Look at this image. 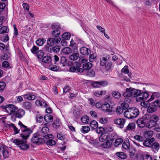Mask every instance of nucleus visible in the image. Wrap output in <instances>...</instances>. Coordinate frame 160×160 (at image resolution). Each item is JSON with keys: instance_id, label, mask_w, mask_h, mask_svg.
I'll return each instance as SVG.
<instances>
[{"instance_id": "nucleus-1", "label": "nucleus", "mask_w": 160, "mask_h": 160, "mask_svg": "<svg viewBox=\"0 0 160 160\" xmlns=\"http://www.w3.org/2000/svg\"><path fill=\"white\" fill-rule=\"evenodd\" d=\"M143 92H141L140 90L132 88H127L126 92L123 93V96L126 98L125 99V101L128 102L131 101L130 97L136 98V100L138 101L137 98H142L143 97Z\"/></svg>"}, {"instance_id": "nucleus-2", "label": "nucleus", "mask_w": 160, "mask_h": 160, "mask_svg": "<svg viewBox=\"0 0 160 160\" xmlns=\"http://www.w3.org/2000/svg\"><path fill=\"white\" fill-rule=\"evenodd\" d=\"M18 125L20 126L21 128H24L20 134V136L23 139L26 140L28 138L32 131L30 129L28 128L27 126L23 125L20 121Z\"/></svg>"}, {"instance_id": "nucleus-3", "label": "nucleus", "mask_w": 160, "mask_h": 160, "mask_svg": "<svg viewBox=\"0 0 160 160\" xmlns=\"http://www.w3.org/2000/svg\"><path fill=\"white\" fill-rule=\"evenodd\" d=\"M51 28L53 30L52 32V35L53 38H56V37H60L61 29L59 23H54L52 24L51 26Z\"/></svg>"}, {"instance_id": "nucleus-4", "label": "nucleus", "mask_w": 160, "mask_h": 160, "mask_svg": "<svg viewBox=\"0 0 160 160\" xmlns=\"http://www.w3.org/2000/svg\"><path fill=\"white\" fill-rule=\"evenodd\" d=\"M137 123L138 126L140 128H142L146 126L149 128H151L155 126L156 124V122L155 121H149L146 124V121H136Z\"/></svg>"}, {"instance_id": "nucleus-5", "label": "nucleus", "mask_w": 160, "mask_h": 160, "mask_svg": "<svg viewBox=\"0 0 160 160\" xmlns=\"http://www.w3.org/2000/svg\"><path fill=\"white\" fill-rule=\"evenodd\" d=\"M13 142L16 145L19 146L20 148L22 150H26L29 147V145L26 144V141L24 139H15L13 140Z\"/></svg>"}, {"instance_id": "nucleus-6", "label": "nucleus", "mask_w": 160, "mask_h": 160, "mask_svg": "<svg viewBox=\"0 0 160 160\" xmlns=\"http://www.w3.org/2000/svg\"><path fill=\"white\" fill-rule=\"evenodd\" d=\"M9 148L5 146H0V159L2 158V154L4 159L8 158L11 155V153Z\"/></svg>"}, {"instance_id": "nucleus-7", "label": "nucleus", "mask_w": 160, "mask_h": 160, "mask_svg": "<svg viewBox=\"0 0 160 160\" xmlns=\"http://www.w3.org/2000/svg\"><path fill=\"white\" fill-rule=\"evenodd\" d=\"M31 141L33 143L39 145L45 142L44 139L39 138L38 133H35L31 138Z\"/></svg>"}, {"instance_id": "nucleus-8", "label": "nucleus", "mask_w": 160, "mask_h": 160, "mask_svg": "<svg viewBox=\"0 0 160 160\" xmlns=\"http://www.w3.org/2000/svg\"><path fill=\"white\" fill-rule=\"evenodd\" d=\"M81 67V65L79 63L76 62L70 67L69 70L72 72H82L83 71V70Z\"/></svg>"}, {"instance_id": "nucleus-9", "label": "nucleus", "mask_w": 160, "mask_h": 160, "mask_svg": "<svg viewBox=\"0 0 160 160\" xmlns=\"http://www.w3.org/2000/svg\"><path fill=\"white\" fill-rule=\"evenodd\" d=\"M61 40L60 37L48 38L47 41V45L49 47H52L55 44L58 43Z\"/></svg>"}, {"instance_id": "nucleus-10", "label": "nucleus", "mask_w": 160, "mask_h": 160, "mask_svg": "<svg viewBox=\"0 0 160 160\" xmlns=\"http://www.w3.org/2000/svg\"><path fill=\"white\" fill-rule=\"evenodd\" d=\"M17 112L15 113H13L10 117L12 120H15L16 118H21L25 114V111L22 109H20L18 110H17Z\"/></svg>"}, {"instance_id": "nucleus-11", "label": "nucleus", "mask_w": 160, "mask_h": 160, "mask_svg": "<svg viewBox=\"0 0 160 160\" xmlns=\"http://www.w3.org/2000/svg\"><path fill=\"white\" fill-rule=\"evenodd\" d=\"M145 104L146 105V107H147V111L149 113H152L156 111L157 108L153 102L151 103H148L147 102H144Z\"/></svg>"}, {"instance_id": "nucleus-12", "label": "nucleus", "mask_w": 160, "mask_h": 160, "mask_svg": "<svg viewBox=\"0 0 160 160\" xmlns=\"http://www.w3.org/2000/svg\"><path fill=\"white\" fill-rule=\"evenodd\" d=\"M17 110L18 108L15 105L12 104H8L6 112L10 114L8 116H9L10 115L11 116L12 115L11 114L12 113H14Z\"/></svg>"}, {"instance_id": "nucleus-13", "label": "nucleus", "mask_w": 160, "mask_h": 160, "mask_svg": "<svg viewBox=\"0 0 160 160\" xmlns=\"http://www.w3.org/2000/svg\"><path fill=\"white\" fill-rule=\"evenodd\" d=\"M80 52L81 54L87 56L89 54L91 53V51L89 48L85 47H82L80 48Z\"/></svg>"}, {"instance_id": "nucleus-14", "label": "nucleus", "mask_w": 160, "mask_h": 160, "mask_svg": "<svg viewBox=\"0 0 160 160\" xmlns=\"http://www.w3.org/2000/svg\"><path fill=\"white\" fill-rule=\"evenodd\" d=\"M155 141V139L154 138H152L150 139H147L144 141L143 144L144 146L150 148L152 143Z\"/></svg>"}, {"instance_id": "nucleus-15", "label": "nucleus", "mask_w": 160, "mask_h": 160, "mask_svg": "<svg viewBox=\"0 0 160 160\" xmlns=\"http://www.w3.org/2000/svg\"><path fill=\"white\" fill-rule=\"evenodd\" d=\"M101 109L102 111L106 112H110L112 110L110 105L107 102H105L102 105Z\"/></svg>"}, {"instance_id": "nucleus-16", "label": "nucleus", "mask_w": 160, "mask_h": 160, "mask_svg": "<svg viewBox=\"0 0 160 160\" xmlns=\"http://www.w3.org/2000/svg\"><path fill=\"white\" fill-rule=\"evenodd\" d=\"M113 139L112 138L108 139L105 142L102 144V146L105 148H109L112 145Z\"/></svg>"}, {"instance_id": "nucleus-17", "label": "nucleus", "mask_w": 160, "mask_h": 160, "mask_svg": "<svg viewBox=\"0 0 160 160\" xmlns=\"http://www.w3.org/2000/svg\"><path fill=\"white\" fill-rule=\"evenodd\" d=\"M131 119L136 118L139 114L138 109L135 108H131Z\"/></svg>"}, {"instance_id": "nucleus-18", "label": "nucleus", "mask_w": 160, "mask_h": 160, "mask_svg": "<svg viewBox=\"0 0 160 160\" xmlns=\"http://www.w3.org/2000/svg\"><path fill=\"white\" fill-rule=\"evenodd\" d=\"M42 62L46 64L50 63L52 62L51 57L49 56H45L42 58Z\"/></svg>"}, {"instance_id": "nucleus-19", "label": "nucleus", "mask_w": 160, "mask_h": 160, "mask_svg": "<svg viewBox=\"0 0 160 160\" xmlns=\"http://www.w3.org/2000/svg\"><path fill=\"white\" fill-rule=\"evenodd\" d=\"M109 135L108 133L102 134L99 137V141L101 142H104L106 140L108 139L109 138Z\"/></svg>"}, {"instance_id": "nucleus-20", "label": "nucleus", "mask_w": 160, "mask_h": 160, "mask_svg": "<svg viewBox=\"0 0 160 160\" xmlns=\"http://www.w3.org/2000/svg\"><path fill=\"white\" fill-rule=\"evenodd\" d=\"M6 127L8 126L10 127H12L14 130V132L13 133L14 135H15L19 133V130L18 129V128L16 127L15 125L13 123L11 124H7L6 125Z\"/></svg>"}, {"instance_id": "nucleus-21", "label": "nucleus", "mask_w": 160, "mask_h": 160, "mask_svg": "<svg viewBox=\"0 0 160 160\" xmlns=\"http://www.w3.org/2000/svg\"><path fill=\"white\" fill-rule=\"evenodd\" d=\"M112 97L118 99L121 96V94L120 92L118 91L114 90L112 92Z\"/></svg>"}, {"instance_id": "nucleus-22", "label": "nucleus", "mask_w": 160, "mask_h": 160, "mask_svg": "<svg viewBox=\"0 0 160 160\" xmlns=\"http://www.w3.org/2000/svg\"><path fill=\"white\" fill-rule=\"evenodd\" d=\"M89 123V126L92 129H95L98 127V124L96 121H91Z\"/></svg>"}, {"instance_id": "nucleus-23", "label": "nucleus", "mask_w": 160, "mask_h": 160, "mask_svg": "<svg viewBox=\"0 0 160 160\" xmlns=\"http://www.w3.org/2000/svg\"><path fill=\"white\" fill-rule=\"evenodd\" d=\"M153 134V131H146L144 133V136L147 139H149Z\"/></svg>"}, {"instance_id": "nucleus-24", "label": "nucleus", "mask_w": 160, "mask_h": 160, "mask_svg": "<svg viewBox=\"0 0 160 160\" xmlns=\"http://www.w3.org/2000/svg\"><path fill=\"white\" fill-rule=\"evenodd\" d=\"M79 53H73L69 56V58L70 60L75 61L78 59L79 57Z\"/></svg>"}, {"instance_id": "nucleus-25", "label": "nucleus", "mask_w": 160, "mask_h": 160, "mask_svg": "<svg viewBox=\"0 0 160 160\" xmlns=\"http://www.w3.org/2000/svg\"><path fill=\"white\" fill-rule=\"evenodd\" d=\"M63 53L65 55H68L72 52V49L69 47L64 48L62 50Z\"/></svg>"}, {"instance_id": "nucleus-26", "label": "nucleus", "mask_w": 160, "mask_h": 160, "mask_svg": "<svg viewBox=\"0 0 160 160\" xmlns=\"http://www.w3.org/2000/svg\"><path fill=\"white\" fill-rule=\"evenodd\" d=\"M160 148L159 143L158 142L152 143L150 148L156 151H158Z\"/></svg>"}, {"instance_id": "nucleus-27", "label": "nucleus", "mask_w": 160, "mask_h": 160, "mask_svg": "<svg viewBox=\"0 0 160 160\" xmlns=\"http://www.w3.org/2000/svg\"><path fill=\"white\" fill-rule=\"evenodd\" d=\"M131 108L126 110L124 113V117L128 119H131Z\"/></svg>"}, {"instance_id": "nucleus-28", "label": "nucleus", "mask_w": 160, "mask_h": 160, "mask_svg": "<svg viewBox=\"0 0 160 160\" xmlns=\"http://www.w3.org/2000/svg\"><path fill=\"white\" fill-rule=\"evenodd\" d=\"M90 130V128L89 126H82L80 130L81 132L83 133H87Z\"/></svg>"}, {"instance_id": "nucleus-29", "label": "nucleus", "mask_w": 160, "mask_h": 160, "mask_svg": "<svg viewBox=\"0 0 160 160\" xmlns=\"http://www.w3.org/2000/svg\"><path fill=\"white\" fill-rule=\"evenodd\" d=\"M92 67V63L90 62H88L83 64L82 67L83 70L84 69L85 70H87L90 69Z\"/></svg>"}, {"instance_id": "nucleus-30", "label": "nucleus", "mask_w": 160, "mask_h": 160, "mask_svg": "<svg viewBox=\"0 0 160 160\" xmlns=\"http://www.w3.org/2000/svg\"><path fill=\"white\" fill-rule=\"evenodd\" d=\"M130 146V143L128 139H126L122 144L123 148L125 149H129Z\"/></svg>"}, {"instance_id": "nucleus-31", "label": "nucleus", "mask_w": 160, "mask_h": 160, "mask_svg": "<svg viewBox=\"0 0 160 160\" xmlns=\"http://www.w3.org/2000/svg\"><path fill=\"white\" fill-rule=\"evenodd\" d=\"M35 104L37 106H44L45 108L48 106V104L46 102L39 100L36 101Z\"/></svg>"}, {"instance_id": "nucleus-32", "label": "nucleus", "mask_w": 160, "mask_h": 160, "mask_svg": "<svg viewBox=\"0 0 160 160\" xmlns=\"http://www.w3.org/2000/svg\"><path fill=\"white\" fill-rule=\"evenodd\" d=\"M143 97L141 98H137L138 102H141L142 101H144L146 100L149 96V94L148 93L146 92H143Z\"/></svg>"}, {"instance_id": "nucleus-33", "label": "nucleus", "mask_w": 160, "mask_h": 160, "mask_svg": "<svg viewBox=\"0 0 160 160\" xmlns=\"http://www.w3.org/2000/svg\"><path fill=\"white\" fill-rule=\"evenodd\" d=\"M46 40L43 38H41L36 41L37 45L38 46H42L45 42Z\"/></svg>"}, {"instance_id": "nucleus-34", "label": "nucleus", "mask_w": 160, "mask_h": 160, "mask_svg": "<svg viewBox=\"0 0 160 160\" xmlns=\"http://www.w3.org/2000/svg\"><path fill=\"white\" fill-rule=\"evenodd\" d=\"M116 155L121 159H125L127 157V155L122 152H119L116 153Z\"/></svg>"}, {"instance_id": "nucleus-35", "label": "nucleus", "mask_w": 160, "mask_h": 160, "mask_svg": "<svg viewBox=\"0 0 160 160\" xmlns=\"http://www.w3.org/2000/svg\"><path fill=\"white\" fill-rule=\"evenodd\" d=\"M114 122L118 125V127L122 128H123L125 121H114Z\"/></svg>"}, {"instance_id": "nucleus-36", "label": "nucleus", "mask_w": 160, "mask_h": 160, "mask_svg": "<svg viewBox=\"0 0 160 160\" xmlns=\"http://www.w3.org/2000/svg\"><path fill=\"white\" fill-rule=\"evenodd\" d=\"M23 108L26 109L30 110L32 107V104L31 102H25L23 103Z\"/></svg>"}, {"instance_id": "nucleus-37", "label": "nucleus", "mask_w": 160, "mask_h": 160, "mask_svg": "<svg viewBox=\"0 0 160 160\" xmlns=\"http://www.w3.org/2000/svg\"><path fill=\"white\" fill-rule=\"evenodd\" d=\"M123 139L120 138H117L116 139L114 143V146L116 147H118L119 145H120L123 142Z\"/></svg>"}, {"instance_id": "nucleus-38", "label": "nucleus", "mask_w": 160, "mask_h": 160, "mask_svg": "<svg viewBox=\"0 0 160 160\" xmlns=\"http://www.w3.org/2000/svg\"><path fill=\"white\" fill-rule=\"evenodd\" d=\"M9 31V30L7 27L3 26L0 28V34H2L8 33Z\"/></svg>"}, {"instance_id": "nucleus-39", "label": "nucleus", "mask_w": 160, "mask_h": 160, "mask_svg": "<svg viewBox=\"0 0 160 160\" xmlns=\"http://www.w3.org/2000/svg\"><path fill=\"white\" fill-rule=\"evenodd\" d=\"M135 125L134 123H129L126 127V129L127 130H132L135 128Z\"/></svg>"}, {"instance_id": "nucleus-40", "label": "nucleus", "mask_w": 160, "mask_h": 160, "mask_svg": "<svg viewBox=\"0 0 160 160\" xmlns=\"http://www.w3.org/2000/svg\"><path fill=\"white\" fill-rule=\"evenodd\" d=\"M71 37V34L69 32H65L62 35V37L65 40H69Z\"/></svg>"}, {"instance_id": "nucleus-41", "label": "nucleus", "mask_w": 160, "mask_h": 160, "mask_svg": "<svg viewBox=\"0 0 160 160\" xmlns=\"http://www.w3.org/2000/svg\"><path fill=\"white\" fill-rule=\"evenodd\" d=\"M61 123L59 121H54L52 124V127L56 129L58 128L61 125Z\"/></svg>"}, {"instance_id": "nucleus-42", "label": "nucleus", "mask_w": 160, "mask_h": 160, "mask_svg": "<svg viewBox=\"0 0 160 160\" xmlns=\"http://www.w3.org/2000/svg\"><path fill=\"white\" fill-rule=\"evenodd\" d=\"M36 55L38 59H41L43 57V56L44 55V53L42 50H39Z\"/></svg>"}, {"instance_id": "nucleus-43", "label": "nucleus", "mask_w": 160, "mask_h": 160, "mask_svg": "<svg viewBox=\"0 0 160 160\" xmlns=\"http://www.w3.org/2000/svg\"><path fill=\"white\" fill-rule=\"evenodd\" d=\"M56 143L55 141L51 139L48 140L46 142V144L50 146L55 145Z\"/></svg>"}, {"instance_id": "nucleus-44", "label": "nucleus", "mask_w": 160, "mask_h": 160, "mask_svg": "<svg viewBox=\"0 0 160 160\" xmlns=\"http://www.w3.org/2000/svg\"><path fill=\"white\" fill-rule=\"evenodd\" d=\"M39 50L38 47L34 45L31 49V52L33 54H36Z\"/></svg>"}, {"instance_id": "nucleus-45", "label": "nucleus", "mask_w": 160, "mask_h": 160, "mask_svg": "<svg viewBox=\"0 0 160 160\" xmlns=\"http://www.w3.org/2000/svg\"><path fill=\"white\" fill-rule=\"evenodd\" d=\"M67 61V59L65 57L62 56L60 58L59 63L62 64V66H64Z\"/></svg>"}, {"instance_id": "nucleus-46", "label": "nucleus", "mask_w": 160, "mask_h": 160, "mask_svg": "<svg viewBox=\"0 0 160 160\" xmlns=\"http://www.w3.org/2000/svg\"><path fill=\"white\" fill-rule=\"evenodd\" d=\"M49 69L52 71H56L59 69V67L56 65L52 64L50 66Z\"/></svg>"}, {"instance_id": "nucleus-47", "label": "nucleus", "mask_w": 160, "mask_h": 160, "mask_svg": "<svg viewBox=\"0 0 160 160\" xmlns=\"http://www.w3.org/2000/svg\"><path fill=\"white\" fill-rule=\"evenodd\" d=\"M60 47L59 46H55L52 47V52L55 53H57L59 52L60 50Z\"/></svg>"}, {"instance_id": "nucleus-48", "label": "nucleus", "mask_w": 160, "mask_h": 160, "mask_svg": "<svg viewBox=\"0 0 160 160\" xmlns=\"http://www.w3.org/2000/svg\"><path fill=\"white\" fill-rule=\"evenodd\" d=\"M107 59L106 57H103L102 58L100 59V65L101 66H103L107 64Z\"/></svg>"}, {"instance_id": "nucleus-49", "label": "nucleus", "mask_w": 160, "mask_h": 160, "mask_svg": "<svg viewBox=\"0 0 160 160\" xmlns=\"http://www.w3.org/2000/svg\"><path fill=\"white\" fill-rule=\"evenodd\" d=\"M121 106V107H122L123 110H127V109H129V105L127 103L125 102H123L122 103Z\"/></svg>"}, {"instance_id": "nucleus-50", "label": "nucleus", "mask_w": 160, "mask_h": 160, "mask_svg": "<svg viewBox=\"0 0 160 160\" xmlns=\"http://www.w3.org/2000/svg\"><path fill=\"white\" fill-rule=\"evenodd\" d=\"M134 138L139 142H142L144 141V138L139 135H136L134 136Z\"/></svg>"}, {"instance_id": "nucleus-51", "label": "nucleus", "mask_w": 160, "mask_h": 160, "mask_svg": "<svg viewBox=\"0 0 160 160\" xmlns=\"http://www.w3.org/2000/svg\"><path fill=\"white\" fill-rule=\"evenodd\" d=\"M6 85V83L4 82H0V91L1 92H2L4 90Z\"/></svg>"}, {"instance_id": "nucleus-52", "label": "nucleus", "mask_w": 160, "mask_h": 160, "mask_svg": "<svg viewBox=\"0 0 160 160\" xmlns=\"http://www.w3.org/2000/svg\"><path fill=\"white\" fill-rule=\"evenodd\" d=\"M99 83L100 86H101L103 87L107 86L108 84V82L105 80L99 81Z\"/></svg>"}, {"instance_id": "nucleus-53", "label": "nucleus", "mask_w": 160, "mask_h": 160, "mask_svg": "<svg viewBox=\"0 0 160 160\" xmlns=\"http://www.w3.org/2000/svg\"><path fill=\"white\" fill-rule=\"evenodd\" d=\"M99 81H96L92 83L91 85L92 87L94 88H100Z\"/></svg>"}, {"instance_id": "nucleus-54", "label": "nucleus", "mask_w": 160, "mask_h": 160, "mask_svg": "<svg viewBox=\"0 0 160 160\" xmlns=\"http://www.w3.org/2000/svg\"><path fill=\"white\" fill-rule=\"evenodd\" d=\"M123 110L121 106H118L117 107L116 109V112L118 114H120L122 113Z\"/></svg>"}, {"instance_id": "nucleus-55", "label": "nucleus", "mask_w": 160, "mask_h": 160, "mask_svg": "<svg viewBox=\"0 0 160 160\" xmlns=\"http://www.w3.org/2000/svg\"><path fill=\"white\" fill-rule=\"evenodd\" d=\"M104 131V128L102 127H100L99 128H98L96 130V132L98 134H103L102 133Z\"/></svg>"}, {"instance_id": "nucleus-56", "label": "nucleus", "mask_w": 160, "mask_h": 160, "mask_svg": "<svg viewBox=\"0 0 160 160\" xmlns=\"http://www.w3.org/2000/svg\"><path fill=\"white\" fill-rule=\"evenodd\" d=\"M2 66L3 68H10V66L9 65V63L6 61H5L2 62Z\"/></svg>"}, {"instance_id": "nucleus-57", "label": "nucleus", "mask_w": 160, "mask_h": 160, "mask_svg": "<svg viewBox=\"0 0 160 160\" xmlns=\"http://www.w3.org/2000/svg\"><path fill=\"white\" fill-rule=\"evenodd\" d=\"M41 131L43 133L47 134L49 132V129L47 127H44L42 128Z\"/></svg>"}, {"instance_id": "nucleus-58", "label": "nucleus", "mask_w": 160, "mask_h": 160, "mask_svg": "<svg viewBox=\"0 0 160 160\" xmlns=\"http://www.w3.org/2000/svg\"><path fill=\"white\" fill-rule=\"evenodd\" d=\"M44 120H53V117L51 115L47 114L44 117Z\"/></svg>"}, {"instance_id": "nucleus-59", "label": "nucleus", "mask_w": 160, "mask_h": 160, "mask_svg": "<svg viewBox=\"0 0 160 160\" xmlns=\"http://www.w3.org/2000/svg\"><path fill=\"white\" fill-rule=\"evenodd\" d=\"M25 98L29 100H33L35 99V96L34 95H25Z\"/></svg>"}, {"instance_id": "nucleus-60", "label": "nucleus", "mask_w": 160, "mask_h": 160, "mask_svg": "<svg viewBox=\"0 0 160 160\" xmlns=\"http://www.w3.org/2000/svg\"><path fill=\"white\" fill-rule=\"evenodd\" d=\"M57 138L60 140H63L65 139V137L62 133H58L57 134Z\"/></svg>"}, {"instance_id": "nucleus-61", "label": "nucleus", "mask_w": 160, "mask_h": 160, "mask_svg": "<svg viewBox=\"0 0 160 160\" xmlns=\"http://www.w3.org/2000/svg\"><path fill=\"white\" fill-rule=\"evenodd\" d=\"M49 46H45L44 48V49L46 51L50 53H52V48H50Z\"/></svg>"}, {"instance_id": "nucleus-62", "label": "nucleus", "mask_w": 160, "mask_h": 160, "mask_svg": "<svg viewBox=\"0 0 160 160\" xmlns=\"http://www.w3.org/2000/svg\"><path fill=\"white\" fill-rule=\"evenodd\" d=\"M129 152L130 153V156L131 158H132L135 153V151L133 148H130L129 149Z\"/></svg>"}, {"instance_id": "nucleus-63", "label": "nucleus", "mask_w": 160, "mask_h": 160, "mask_svg": "<svg viewBox=\"0 0 160 160\" xmlns=\"http://www.w3.org/2000/svg\"><path fill=\"white\" fill-rule=\"evenodd\" d=\"M129 71L128 66H124L122 70V72L125 74L128 73V72H129Z\"/></svg>"}, {"instance_id": "nucleus-64", "label": "nucleus", "mask_w": 160, "mask_h": 160, "mask_svg": "<svg viewBox=\"0 0 160 160\" xmlns=\"http://www.w3.org/2000/svg\"><path fill=\"white\" fill-rule=\"evenodd\" d=\"M152 104L155 105V106L157 107H158L160 108V100L157 99L154 102H153Z\"/></svg>"}]
</instances>
